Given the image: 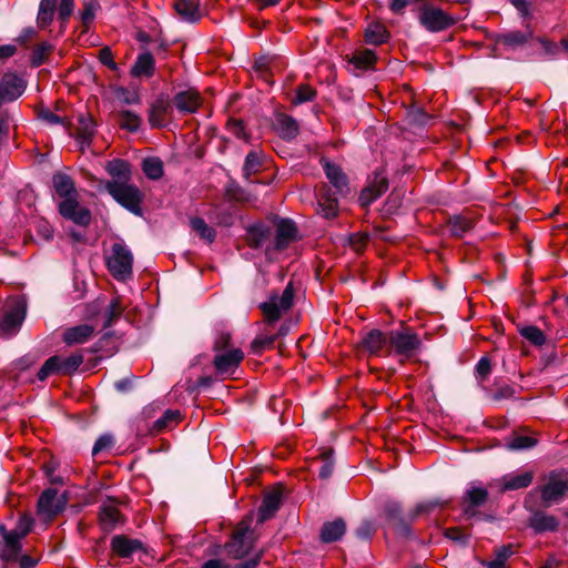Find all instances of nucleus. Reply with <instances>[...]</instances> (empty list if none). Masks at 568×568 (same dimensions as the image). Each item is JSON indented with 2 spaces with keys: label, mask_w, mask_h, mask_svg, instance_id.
Returning a JSON list of instances; mask_svg holds the SVG:
<instances>
[{
  "label": "nucleus",
  "mask_w": 568,
  "mask_h": 568,
  "mask_svg": "<svg viewBox=\"0 0 568 568\" xmlns=\"http://www.w3.org/2000/svg\"><path fill=\"white\" fill-rule=\"evenodd\" d=\"M277 338V335L273 334H260L251 343V349L254 354H262L265 349L273 346Z\"/></svg>",
  "instance_id": "44"
},
{
  "label": "nucleus",
  "mask_w": 568,
  "mask_h": 568,
  "mask_svg": "<svg viewBox=\"0 0 568 568\" xmlns=\"http://www.w3.org/2000/svg\"><path fill=\"white\" fill-rule=\"evenodd\" d=\"M180 419V410L178 409H168L165 413L154 422L153 428L156 432H162L166 428H170L172 425H175Z\"/></svg>",
  "instance_id": "46"
},
{
  "label": "nucleus",
  "mask_w": 568,
  "mask_h": 568,
  "mask_svg": "<svg viewBox=\"0 0 568 568\" xmlns=\"http://www.w3.org/2000/svg\"><path fill=\"white\" fill-rule=\"evenodd\" d=\"M388 32L381 23L368 24L365 31V40L369 44L378 45L386 42Z\"/></svg>",
  "instance_id": "36"
},
{
  "label": "nucleus",
  "mask_w": 568,
  "mask_h": 568,
  "mask_svg": "<svg viewBox=\"0 0 568 568\" xmlns=\"http://www.w3.org/2000/svg\"><path fill=\"white\" fill-rule=\"evenodd\" d=\"M448 226L452 235L462 237L471 227V221L457 215L449 220Z\"/></svg>",
  "instance_id": "47"
},
{
  "label": "nucleus",
  "mask_w": 568,
  "mask_h": 568,
  "mask_svg": "<svg viewBox=\"0 0 568 568\" xmlns=\"http://www.w3.org/2000/svg\"><path fill=\"white\" fill-rule=\"evenodd\" d=\"M376 61L373 50L365 49L357 51L348 59V70L356 77L362 72L371 70Z\"/></svg>",
  "instance_id": "18"
},
{
  "label": "nucleus",
  "mask_w": 568,
  "mask_h": 568,
  "mask_svg": "<svg viewBox=\"0 0 568 568\" xmlns=\"http://www.w3.org/2000/svg\"><path fill=\"white\" fill-rule=\"evenodd\" d=\"M376 531V525L371 520H363L356 529V536L361 539H369Z\"/></svg>",
  "instance_id": "57"
},
{
  "label": "nucleus",
  "mask_w": 568,
  "mask_h": 568,
  "mask_svg": "<svg viewBox=\"0 0 568 568\" xmlns=\"http://www.w3.org/2000/svg\"><path fill=\"white\" fill-rule=\"evenodd\" d=\"M142 548L138 539H131L124 535H116L111 539V549L122 558L131 557L135 551Z\"/></svg>",
  "instance_id": "21"
},
{
  "label": "nucleus",
  "mask_w": 568,
  "mask_h": 568,
  "mask_svg": "<svg viewBox=\"0 0 568 568\" xmlns=\"http://www.w3.org/2000/svg\"><path fill=\"white\" fill-rule=\"evenodd\" d=\"M124 311V306L121 304L120 298H114L108 308L105 310V326H111L115 320H118Z\"/></svg>",
  "instance_id": "49"
},
{
  "label": "nucleus",
  "mask_w": 568,
  "mask_h": 568,
  "mask_svg": "<svg viewBox=\"0 0 568 568\" xmlns=\"http://www.w3.org/2000/svg\"><path fill=\"white\" fill-rule=\"evenodd\" d=\"M95 126L93 120L91 118H85L81 115L79 118L78 125V140L83 149L85 145H89L92 136L94 135Z\"/></svg>",
  "instance_id": "33"
},
{
  "label": "nucleus",
  "mask_w": 568,
  "mask_h": 568,
  "mask_svg": "<svg viewBox=\"0 0 568 568\" xmlns=\"http://www.w3.org/2000/svg\"><path fill=\"white\" fill-rule=\"evenodd\" d=\"M252 548L250 536V525L241 523L233 534L231 541L226 546V551L234 558H242L248 554Z\"/></svg>",
  "instance_id": "14"
},
{
  "label": "nucleus",
  "mask_w": 568,
  "mask_h": 568,
  "mask_svg": "<svg viewBox=\"0 0 568 568\" xmlns=\"http://www.w3.org/2000/svg\"><path fill=\"white\" fill-rule=\"evenodd\" d=\"M491 372L490 359L486 356L481 357L476 365V374L479 378H486Z\"/></svg>",
  "instance_id": "58"
},
{
  "label": "nucleus",
  "mask_w": 568,
  "mask_h": 568,
  "mask_svg": "<svg viewBox=\"0 0 568 568\" xmlns=\"http://www.w3.org/2000/svg\"><path fill=\"white\" fill-rule=\"evenodd\" d=\"M520 333L534 345H542L546 341L544 333L536 326H525L520 329Z\"/></svg>",
  "instance_id": "50"
},
{
  "label": "nucleus",
  "mask_w": 568,
  "mask_h": 568,
  "mask_svg": "<svg viewBox=\"0 0 568 568\" xmlns=\"http://www.w3.org/2000/svg\"><path fill=\"white\" fill-rule=\"evenodd\" d=\"M116 98L119 101L125 104H138L140 103V97L138 92L121 88L116 91Z\"/></svg>",
  "instance_id": "56"
},
{
  "label": "nucleus",
  "mask_w": 568,
  "mask_h": 568,
  "mask_svg": "<svg viewBox=\"0 0 568 568\" xmlns=\"http://www.w3.org/2000/svg\"><path fill=\"white\" fill-rule=\"evenodd\" d=\"M100 9L98 0H85L83 2V9L80 12V19L87 29L93 22L97 11Z\"/></svg>",
  "instance_id": "45"
},
{
  "label": "nucleus",
  "mask_w": 568,
  "mask_h": 568,
  "mask_svg": "<svg viewBox=\"0 0 568 568\" xmlns=\"http://www.w3.org/2000/svg\"><path fill=\"white\" fill-rule=\"evenodd\" d=\"M388 343V336L383 334L379 329L369 331L363 338V346L371 354H379V352Z\"/></svg>",
  "instance_id": "31"
},
{
  "label": "nucleus",
  "mask_w": 568,
  "mask_h": 568,
  "mask_svg": "<svg viewBox=\"0 0 568 568\" xmlns=\"http://www.w3.org/2000/svg\"><path fill=\"white\" fill-rule=\"evenodd\" d=\"M65 501L58 496V490L53 488L45 489L38 500V514L44 519H52L62 511Z\"/></svg>",
  "instance_id": "15"
},
{
  "label": "nucleus",
  "mask_w": 568,
  "mask_h": 568,
  "mask_svg": "<svg viewBox=\"0 0 568 568\" xmlns=\"http://www.w3.org/2000/svg\"><path fill=\"white\" fill-rule=\"evenodd\" d=\"M40 118L42 120H44L45 122H48L49 124H62L63 123V119L61 116L54 114L50 110L41 111Z\"/></svg>",
  "instance_id": "61"
},
{
  "label": "nucleus",
  "mask_w": 568,
  "mask_h": 568,
  "mask_svg": "<svg viewBox=\"0 0 568 568\" xmlns=\"http://www.w3.org/2000/svg\"><path fill=\"white\" fill-rule=\"evenodd\" d=\"M52 183L55 193L61 197V200L74 199L78 196L74 182L68 174L62 172L53 174Z\"/></svg>",
  "instance_id": "24"
},
{
  "label": "nucleus",
  "mask_w": 568,
  "mask_h": 568,
  "mask_svg": "<svg viewBox=\"0 0 568 568\" xmlns=\"http://www.w3.org/2000/svg\"><path fill=\"white\" fill-rule=\"evenodd\" d=\"M51 50V45L48 42H42L38 44L32 52L31 55V62L33 65L38 67L42 64L44 61L45 55Z\"/></svg>",
  "instance_id": "54"
},
{
  "label": "nucleus",
  "mask_w": 568,
  "mask_h": 568,
  "mask_svg": "<svg viewBox=\"0 0 568 568\" xmlns=\"http://www.w3.org/2000/svg\"><path fill=\"white\" fill-rule=\"evenodd\" d=\"M33 525L34 519L28 514L21 515L11 529L0 521V561L3 562L2 568H7L8 564L18 560L23 549L22 541L31 532Z\"/></svg>",
  "instance_id": "1"
},
{
  "label": "nucleus",
  "mask_w": 568,
  "mask_h": 568,
  "mask_svg": "<svg viewBox=\"0 0 568 568\" xmlns=\"http://www.w3.org/2000/svg\"><path fill=\"white\" fill-rule=\"evenodd\" d=\"M418 20L427 31L439 32L457 23L458 18L430 3H425L419 8Z\"/></svg>",
  "instance_id": "8"
},
{
  "label": "nucleus",
  "mask_w": 568,
  "mask_h": 568,
  "mask_svg": "<svg viewBox=\"0 0 568 568\" xmlns=\"http://www.w3.org/2000/svg\"><path fill=\"white\" fill-rule=\"evenodd\" d=\"M488 497V491L484 487L470 484L463 498L464 516L468 519L477 515L476 508L481 506Z\"/></svg>",
  "instance_id": "16"
},
{
  "label": "nucleus",
  "mask_w": 568,
  "mask_h": 568,
  "mask_svg": "<svg viewBox=\"0 0 568 568\" xmlns=\"http://www.w3.org/2000/svg\"><path fill=\"white\" fill-rule=\"evenodd\" d=\"M540 494L542 505L550 507L559 504L568 491V476L564 471H551L546 483L537 488Z\"/></svg>",
  "instance_id": "7"
},
{
  "label": "nucleus",
  "mask_w": 568,
  "mask_h": 568,
  "mask_svg": "<svg viewBox=\"0 0 568 568\" xmlns=\"http://www.w3.org/2000/svg\"><path fill=\"white\" fill-rule=\"evenodd\" d=\"M61 374L60 356L54 355L48 358L38 372V379L44 381L51 375Z\"/></svg>",
  "instance_id": "42"
},
{
  "label": "nucleus",
  "mask_w": 568,
  "mask_h": 568,
  "mask_svg": "<svg viewBox=\"0 0 568 568\" xmlns=\"http://www.w3.org/2000/svg\"><path fill=\"white\" fill-rule=\"evenodd\" d=\"M537 444V440L534 437L526 435H517L513 439H510L506 446L510 450H521L534 447Z\"/></svg>",
  "instance_id": "48"
},
{
  "label": "nucleus",
  "mask_w": 568,
  "mask_h": 568,
  "mask_svg": "<svg viewBox=\"0 0 568 568\" xmlns=\"http://www.w3.org/2000/svg\"><path fill=\"white\" fill-rule=\"evenodd\" d=\"M513 554L511 546L504 545L495 550V558L493 560H483L481 565L486 568H506V562Z\"/></svg>",
  "instance_id": "34"
},
{
  "label": "nucleus",
  "mask_w": 568,
  "mask_h": 568,
  "mask_svg": "<svg viewBox=\"0 0 568 568\" xmlns=\"http://www.w3.org/2000/svg\"><path fill=\"white\" fill-rule=\"evenodd\" d=\"M105 190L123 207L134 214L141 213L142 193L140 190L123 181H109L105 183Z\"/></svg>",
  "instance_id": "6"
},
{
  "label": "nucleus",
  "mask_w": 568,
  "mask_h": 568,
  "mask_svg": "<svg viewBox=\"0 0 568 568\" xmlns=\"http://www.w3.org/2000/svg\"><path fill=\"white\" fill-rule=\"evenodd\" d=\"M20 568H33L37 565V560L29 555L20 554L18 560Z\"/></svg>",
  "instance_id": "63"
},
{
  "label": "nucleus",
  "mask_w": 568,
  "mask_h": 568,
  "mask_svg": "<svg viewBox=\"0 0 568 568\" xmlns=\"http://www.w3.org/2000/svg\"><path fill=\"white\" fill-rule=\"evenodd\" d=\"M142 169L151 180H159L163 175V163L159 158H146L143 161Z\"/></svg>",
  "instance_id": "41"
},
{
  "label": "nucleus",
  "mask_w": 568,
  "mask_h": 568,
  "mask_svg": "<svg viewBox=\"0 0 568 568\" xmlns=\"http://www.w3.org/2000/svg\"><path fill=\"white\" fill-rule=\"evenodd\" d=\"M229 338V335H222L215 343L217 354L214 357V367L220 374H233L244 358L240 348L224 349Z\"/></svg>",
  "instance_id": "9"
},
{
  "label": "nucleus",
  "mask_w": 568,
  "mask_h": 568,
  "mask_svg": "<svg viewBox=\"0 0 568 568\" xmlns=\"http://www.w3.org/2000/svg\"><path fill=\"white\" fill-rule=\"evenodd\" d=\"M524 505L529 513L527 525L535 534L555 532L559 529V519L545 510L534 507L529 497L525 499Z\"/></svg>",
  "instance_id": "10"
},
{
  "label": "nucleus",
  "mask_w": 568,
  "mask_h": 568,
  "mask_svg": "<svg viewBox=\"0 0 568 568\" xmlns=\"http://www.w3.org/2000/svg\"><path fill=\"white\" fill-rule=\"evenodd\" d=\"M440 505L442 503L438 499L423 501L416 505L414 510L405 516L403 515L402 507L397 501H388L384 506V516L389 526H392L398 534L406 536L410 531L409 527L412 521H414L419 515L429 513Z\"/></svg>",
  "instance_id": "3"
},
{
  "label": "nucleus",
  "mask_w": 568,
  "mask_h": 568,
  "mask_svg": "<svg viewBox=\"0 0 568 568\" xmlns=\"http://www.w3.org/2000/svg\"><path fill=\"white\" fill-rule=\"evenodd\" d=\"M59 213L74 224L85 227L91 223V211L82 206L77 197L61 200L58 204Z\"/></svg>",
  "instance_id": "13"
},
{
  "label": "nucleus",
  "mask_w": 568,
  "mask_h": 568,
  "mask_svg": "<svg viewBox=\"0 0 568 568\" xmlns=\"http://www.w3.org/2000/svg\"><path fill=\"white\" fill-rule=\"evenodd\" d=\"M315 97V90L310 85L302 84L296 89L295 97L293 98V103L301 104L307 101H312Z\"/></svg>",
  "instance_id": "51"
},
{
  "label": "nucleus",
  "mask_w": 568,
  "mask_h": 568,
  "mask_svg": "<svg viewBox=\"0 0 568 568\" xmlns=\"http://www.w3.org/2000/svg\"><path fill=\"white\" fill-rule=\"evenodd\" d=\"M191 227L194 232L199 234L201 239L206 241L207 243H212L215 239V230L206 224V222L201 217L191 219Z\"/></svg>",
  "instance_id": "39"
},
{
  "label": "nucleus",
  "mask_w": 568,
  "mask_h": 568,
  "mask_svg": "<svg viewBox=\"0 0 568 568\" xmlns=\"http://www.w3.org/2000/svg\"><path fill=\"white\" fill-rule=\"evenodd\" d=\"M275 130L284 140H292L298 133L296 121L286 114H278L275 121Z\"/></svg>",
  "instance_id": "28"
},
{
  "label": "nucleus",
  "mask_w": 568,
  "mask_h": 568,
  "mask_svg": "<svg viewBox=\"0 0 568 568\" xmlns=\"http://www.w3.org/2000/svg\"><path fill=\"white\" fill-rule=\"evenodd\" d=\"M58 0H41L37 17V23L40 28H47L52 21L57 11Z\"/></svg>",
  "instance_id": "32"
},
{
  "label": "nucleus",
  "mask_w": 568,
  "mask_h": 568,
  "mask_svg": "<svg viewBox=\"0 0 568 568\" xmlns=\"http://www.w3.org/2000/svg\"><path fill=\"white\" fill-rule=\"evenodd\" d=\"M293 301L292 283H288L281 294L271 293L267 300L258 305L265 323L270 325L277 322L292 307Z\"/></svg>",
  "instance_id": "4"
},
{
  "label": "nucleus",
  "mask_w": 568,
  "mask_h": 568,
  "mask_svg": "<svg viewBox=\"0 0 568 568\" xmlns=\"http://www.w3.org/2000/svg\"><path fill=\"white\" fill-rule=\"evenodd\" d=\"M321 464L322 465L318 470L320 477L323 479L331 477L334 470V460L332 457V452H326L322 455Z\"/></svg>",
  "instance_id": "52"
},
{
  "label": "nucleus",
  "mask_w": 568,
  "mask_h": 568,
  "mask_svg": "<svg viewBox=\"0 0 568 568\" xmlns=\"http://www.w3.org/2000/svg\"><path fill=\"white\" fill-rule=\"evenodd\" d=\"M74 9V0H61L57 8L58 17L62 22H67Z\"/></svg>",
  "instance_id": "55"
},
{
  "label": "nucleus",
  "mask_w": 568,
  "mask_h": 568,
  "mask_svg": "<svg viewBox=\"0 0 568 568\" xmlns=\"http://www.w3.org/2000/svg\"><path fill=\"white\" fill-rule=\"evenodd\" d=\"M26 312V302L22 298L16 300L11 308L4 314L2 321L0 322L1 338H10L19 332L24 321Z\"/></svg>",
  "instance_id": "12"
},
{
  "label": "nucleus",
  "mask_w": 568,
  "mask_h": 568,
  "mask_svg": "<svg viewBox=\"0 0 568 568\" xmlns=\"http://www.w3.org/2000/svg\"><path fill=\"white\" fill-rule=\"evenodd\" d=\"M114 445V439L111 435L104 434L100 436L92 448V455L97 456L102 452L109 450Z\"/></svg>",
  "instance_id": "53"
},
{
  "label": "nucleus",
  "mask_w": 568,
  "mask_h": 568,
  "mask_svg": "<svg viewBox=\"0 0 568 568\" xmlns=\"http://www.w3.org/2000/svg\"><path fill=\"white\" fill-rule=\"evenodd\" d=\"M367 240H368V236L366 234H354L349 239L351 245L356 251H361L365 246Z\"/></svg>",
  "instance_id": "62"
},
{
  "label": "nucleus",
  "mask_w": 568,
  "mask_h": 568,
  "mask_svg": "<svg viewBox=\"0 0 568 568\" xmlns=\"http://www.w3.org/2000/svg\"><path fill=\"white\" fill-rule=\"evenodd\" d=\"M155 61L151 53L144 52L139 54L134 65L131 69L133 77H145L150 78L154 73Z\"/></svg>",
  "instance_id": "29"
},
{
  "label": "nucleus",
  "mask_w": 568,
  "mask_h": 568,
  "mask_svg": "<svg viewBox=\"0 0 568 568\" xmlns=\"http://www.w3.org/2000/svg\"><path fill=\"white\" fill-rule=\"evenodd\" d=\"M200 1L201 0H176L174 9L181 20L185 22H195L200 19Z\"/></svg>",
  "instance_id": "27"
},
{
  "label": "nucleus",
  "mask_w": 568,
  "mask_h": 568,
  "mask_svg": "<svg viewBox=\"0 0 568 568\" xmlns=\"http://www.w3.org/2000/svg\"><path fill=\"white\" fill-rule=\"evenodd\" d=\"M532 37V31H510L500 37V41L508 47H519L526 43Z\"/></svg>",
  "instance_id": "40"
},
{
  "label": "nucleus",
  "mask_w": 568,
  "mask_h": 568,
  "mask_svg": "<svg viewBox=\"0 0 568 568\" xmlns=\"http://www.w3.org/2000/svg\"><path fill=\"white\" fill-rule=\"evenodd\" d=\"M82 363L83 356L81 353H74L65 358L60 357L61 375L73 374Z\"/></svg>",
  "instance_id": "43"
},
{
  "label": "nucleus",
  "mask_w": 568,
  "mask_h": 568,
  "mask_svg": "<svg viewBox=\"0 0 568 568\" xmlns=\"http://www.w3.org/2000/svg\"><path fill=\"white\" fill-rule=\"evenodd\" d=\"M345 531V521L343 519H335L323 525L321 530V539L324 542H333L342 538Z\"/></svg>",
  "instance_id": "30"
},
{
  "label": "nucleus",
  "mask_w": 568,
  "mask_h": 568,
  "mask_svg": "<svg viewBox=\"0 0 568 568\" xmlns=\"http://www.w3.org/2000/svg\"><path fill=\"white\" fill-rule=\"evenodd\" d=\"M388 189V182L385 176L376 175L374 181L362 191L359 201L363 205L371 204L374 200L379 197Z\"/></svg>",
  "instance_id": "26"
},
{
  "label": "nucleus",
  "mask_w": 568,
  "mask_h": 568,
  "mask_svg": "<svg viewBox=\"0 0 568 568\" xmlns=\"http://www.w3.org/2000/svg\"><path fill=\"white\" fill-rule=\"evenodd\" d=\"M121 515L114 504V500L108 499L102 503L99 513L101 527L104 531H111L120 521Z\"/></svg>",
  "instance_id": "22"
},
{
  "label": "nucleus",
  "mask_w": 568,
  "mask_h": 568,
  "mask_svg": "<svg viewBox=\"0 0 568 568\" xmlns=\"http://www.w3.org/2000/svg\"><path fill=\"white\" fill-rule=\"evenodd\" d=\"M388 343L394 348L396 355L407 359L419 347L420 341L417 334L408 329H396L389 332Z\"/></svg>",
  "instance_id": "11"
},
{
  "label": "nucleus",
  "mask_w": 568,
  "mask_h": 568,
  "mask_svg": "<svg viewBox=\"0 0 568 568\" xmlns=\"http://www.w3.org/2000/svg\"><path fill=\"white\" fill-rule=\"evenodd\" d=\"M323 169L329 183L334 186L335 192H331L326 186H323L317 192L318 212L325 219H333L338 213L337 194L344 195L348 192V182L347 176L338 165L325 161Z\"/></svg>",
  "instance_id": "2"
},
{
  "label": "nucleus",
  "mask_w": 568,
  "mask_h": 568,
  "mask_svg": "<svg viewBox=\"0 0 568 568\" xmlns=\"http://www.w3.org/2000/svg\"><path fill=\"white\" fill-rule=\"evenodd\" d=\"M132 265L131 250L122 241L113 243L106 256V266L112 276L120 281L129 278L132 275Z\"/></svg>",
  "instance_id": "5"
},
{
  "label": "nucleus",
  "mask_w": 568,
  "mask_h": 568,
  "mask_svg": "<svg viewBox=\"0 0 568 568\" xmlns=\"http://www.w3.org/2000/svg\"><path fill=\"white\" fill-rule=\"evenodd\" d=\"M119 124L122 129L135 132L141 125V118L132 111L121 110L118 113Z\"/></svg>",
  "instance_id": "38"
},
{
  "label": "nucleus",
  "mask_w": 568,
  "mask_h": 568,
  "mask_svg": "<svg viewBox=\"0 0 568 568\" xmlns=\"http://www.w3.org/2000/svg\"><path fill=\"white\" fill-rule=\"evenodd\" d=\"M251 240L254 241V245L258 246L264 237V230L262 226H254L250 230Z\"/></svg>",
  "instance_id": "64"
},
{
  "label": "nucleus",
  "mask_w": 568,
  "mask_h": 568,
  "mask_svg": "<svg viewBox=\"0 0 568 568\" xmlns=\"http://www.w3.org/2000/svg\"><path fill=\"white\" fill-rule=\"evenodd\" d=\"M227 125H229V131L234 136H236L237 139H243V140L247 139L244 125H243V123L241 121L232 120V121L229 122Z\"/></svg>",
  "instance_id": "59"
},
{
  "label": "nucleus",
  "mask_w": 568,
  "mask_h": 568,
  "mask_svg": "<svg viewBox=\"0 0 568 568\" xmlns=\"http://www.w3.org/2000/svg\"><path fill=\"white\" fill-rule=\"evenodd\" d=\"M108 173L113 178L112 181L128 182L130 175V166L123 160L110 161L106 165Z\"/></svg>",
  "instance_id": "35"
},
{
  "label": "nucleus",
  "mask_w": 568,
  "mask_h": 568,
  "mask_svg": "<svg viewBox=\"0 0 568 568\" xmlns=\"http://www.w3.org/2000/svg\"><path fill=\"white\" fill-rule=\"evenodd\" d=\"M263 165L262 154L256 151H251L244 161L243 174L246 180H250L251 175L257 173Z\"/></svg>",
  "instance_id": "37"
},
{
  "label": "nucleus",
  "mask_w": 568,
  "mask_h": 568,
  "mask_svg": "<svg viewBox=\"0 0 568 568\" xmlns=\"http://www.w3.org/2000/svg\"><path fill=\"white\" fill-rule=\"evenodd\" d=\"M173 103L180 112L194 113L200 104V93L194 89L178 92L173 98Z\"/></svg>",
  "instance_id": "19"
},
{
  "label": "nucleus",
  "mask_w": 568,
  "mask_h": 568,
  "mask_svg": "<svg viewBox=\"0 0 568 568\" xmlns=\"http://www.w3.org/2000/svg\"><path fill=\"white\" fill-rule=\"evenodd\" d=\"M282 501V494L278 489H274L265 494L262 505L258 509V521L263 523L272 518L278 510Z\"/></svg>",
  "instance_id": "23"
},
{
  "label": "nucleus",
  "mask_w": 568,
  "mask_h": 568,
  "mask_svg": "<svg viewBox=\"0 0 568 568\" xmlns=\"http://www.w3.org/2000/svg\"><path fill=\"white\" fill-rule=\"evenodd\" d=\"M94 331V326L90 324L69 327L63 333V342L67 345L84 344L92 338Z\"/></svg>",
  "instance_id": "20"
},
{
  "label": "nucleus",
  "mask_w": 568,
  "mask_h": 568,
  "mask_svg": "<svg viewBox=\"0 0 568 568\" xmlns=\"http://www.w3.org/2000/svg\"><path fill=\"white\" fill-rule=\"evenodd\" d=\"M534 474L525 471L521 474H508L500 480V491L517 490L528 487L532 483Z\"/></svg>",
  "instance_id": "25"
},
{
  "label": "nucleus",
  "mask_w": 568,
  "mask_h": 568,
  "mask_svg": "<svg viewBox=\"0 0 568 568\" xmlns=\"http://www.w3.org/2000/svg\"><path fill=\"white\" fill-rule=\"evenodd\" d=\"M99 60L101 61V63H103L104 65H108L112 70L116 69V64L113 61V54H112V51L110 48L105 47L100 50Z\"/></svg>",
  "instance_id": "60"
},
{
  "label": "nucleus",
  "mask_w": 568,
  "mask_h": 568,
  "mask_svg": "<svg viewBox=\"0 0 568 568\" xmlns=\"http://www.w3.org/2000/svg\"><path fill=\"white\" fill-rule=\"evenodd\" d=\"M297 239V229L293 221L281 219L276 223L275 248L282 251L288 246L291 242Z\"/></svg>",
  "instance_id": "17"
}]
</instances>
